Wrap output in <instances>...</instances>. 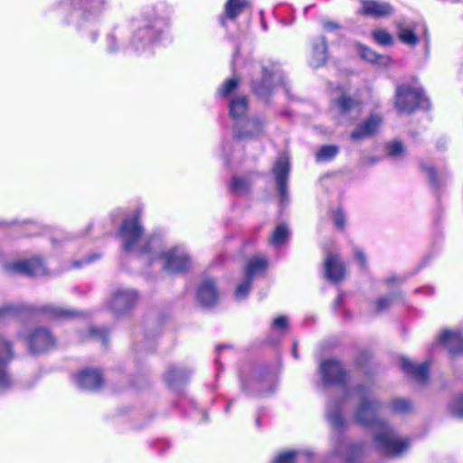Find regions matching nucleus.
Segmentation results:
<instances>
[{
	"label": "nucleus",
	"instance_id": "56",
	"mask_svg": "<svg viewBox=\"0 0 463 463\" xmlns=\"http://www.w3.org/2000/svg\"><path fill=\"white\" fill-rule=\"evenodd\" d=\"M230 406H231V403H229L227 406H226V411H228L230 410Z\"/></svg>",
	"mask_w": 463,
	"mask_h": 463
},
{
	"label": "nucleus",
	"instance_id": "24",
	"mask_svg": "<svg viewBox=\"0 0 463 463\" xmlns=\"http://www.w3.org/2000/svg\"><path fill=\"white\" fill-rule=\"evenodd\" d=\"M230 116L235 121H241L248 111V100L244 96L233 98L229 104Z\"/></svg>",
	"mask_w": 463,
	"mask_h": 463
},
{
	"label": "nucleus",
	"instance_id": "27",
	"mask_svg": "<svg viewBox=\"0 0 463 463\" xmlns=\"http://www.w3.org/2000/svg\"><path fill=\"white\" fill-rule=\"evenodd\" d=\"M289 238V229L287 224L279 223L269 237V244L273 247H280L287 243Z\"/></svg>",
	"mask_w": 463,
	"mask_h": 463
},
{
	"label": "nucleus",
	"instance_id": "36",
	"mask_svg": "<svg viewBox=\"0 0 463 463\" xmlns=\"http://www.w3.org/2000/svg\"><path fill=\"white\" fill-rule=\"evenodd\" d=\"M374 41L383 46H390L393 43V37L390 33L383 29H378L373 32Z\"/></svg>",
	"mask_w": 463,
	"mask_h": 463
},
{
	"label": "nucleus",
	"instance_id": "34",
	"mask_svg": "<svg viewBox=\"0 0 463 463\" xmlns=\"http://www.w3.org/2000/svg\"><path fill=\"white\" fill-rule=\"evenodd\" d=\"M336 104L343 114L352 110L359 111V104L349 97L342 96L336 101Z\"/></svg>",
	"mask_w": 463,
	"mask_h": 463
},
{
	"label": "nucleus",
	"instance_id": "55",
	"mask_svg": "<svg viewBox=\"0 0 463 463\" xmlns=\"http://www.w3.org/2000/svg\"><path fill=\"white\" fill-rule=\"evenodd\" d=\"M279 77L281 79V84L285 85V81H284V79L282 78V76L279 75Z\"/></svg>",
	"mask_w": 463,
	"mask_h": 463
},
{
	"label": "nucleus",
	"instance_id": "9",
	"mask_svg": "<svg viewBox=\"0 0 463 463\" xmlns=\"http://www.w3.org/2000/svg\"><path fill=\"white\" fill-rule=\"evenodd\" d=\"M14 358L12 343L0 336V392L10 389L14 381L8 370V364Z\"/></svg>",
	"mask_w": 463,
	"mask_h": 463
},
{
	"label": "nucleus",
	"instance_id": "1",
	"mask_svg": "<svg viewBox=\"0 0 463 463\" xmlns=\"http://www.w3.org/2000/svg\"><path fill=\"white\" fill-rule=\"evenodd\" d=\"M348 400L355 401L354 420L364 427L373 428L376 447L383 453L392 457H400L409 449L407 439H398L392 426L378 417L383 403L370 384H359L345 392L341 400L328 402L326 410V419L336 430L344 428L345 421L341 406Z\"/></svg>",
	"mask_w": 463,
	"mask_h": 463
},
{
	"label": "nucleus",
	"instance_id": "33",
	"mask_svg": "<svg viewBox=\"0 0 463 463\" xmlns=\"http://www.w3.org/2000/svg\"><path fill=\"white\" fill-rule=\"evenodd\" d=\"M272 74L270 71L264 68L263 69V82L261 85L253 84V90L257 93V95L265 97L269 94L270 89V78Z\"/></svg>",
	"mask_w": 463,
	"mask_h": 463
},
{
	"label": "nucleus",
	"instance_id": "11",
	"mask_svg": "<svg viewBox=\"0 0 463 463\" xmlns=\"http://www.w3.org/2000/svg\"><path fill=\"white\" fill-rule=\"evenodd\" d=\"M62 3L79 12L83 18L93 19L102 13L106 0H62Z\"/></svg>",
	"mask_w": 463,
	"mask_h": 463
},
{
	"label": "nucleus",
	"instance_id": "41",
	"mask_svg": "<svg viewBox=\"0 0 463 463\" xmlns=\"http://www.w3.org/2000/svg\"><path fill=\"white\" fill-rule=\"evenodd\" d=\"M302 451L300 450H292L287 451L282 454H279L275 459L273 463H293L296 458L300 455Z\"/></svg>",
	"mask_w": 463,
	"mask_h": 463
},
{
	"label": "nucleus",
	"instance_id": "37",
	"mask_svg": "<svg viewBox=\"0 0 463 463\" xmlns=\"http://www.w3.org/2000/svg\"><path fill=\"white\" fill-rule=\"evenodd\" d=\"M252 279L245 277V280L240 283L235 290V298L239 301L243 300L250 292Z\"/></svg>",
	"mask_w": 463,
	"mask_h": 463
},
{
	"label": "nucleus",
	"instance_id": "19",
	"mask_svg": "<svg viewBox=\"0 0 463 463\" xmlns=\"http://www.w3.org/2000/svg\"><path fill=\"white\" fill-rule=\"evenodd\" d=\"M402 369L418 383H425L429 377L430 364L425 362L420 364H413L408 358H402Z\"/></svg>",
	"mask_w": 463,
	"mask_h": 463
},
{
	"label": "nucleus",
	"instance_id": "57",
	"mask_svg": "<svg viewBox=\"0 0 463 463\" xmlns=\"http://www.w3.org/2000/svg\"><path fill=\"white\" fill-rule=\"evenodd\" d=\"M309 8H310V6H307V7L305 8V12H307Z\"/></svg>",
	"mask_w": 463,
	"mask_h": 463
},
{
	"label": "nucleus",
	"instance_id": "4",
	"mask_svg": "<svg viewBox=\"0 0 463 463\" xmlns=\"http://www.w3.org/2000/svg\"><path fill=\"white\" fill-rule=\"evenodd\" d=\"M139 298L136 289L118 288L105 302L107 308L115 315H122L132 309Z\"/></svg>",
	"mask_w": 463,
	"mask_h": 463
},
{
	"label": "nucleus",
	"instance_id": "50",
	"mask_svg": "<svg viewBox=\"0 0 463 463\" xmlns=\"http://www.w3.org/2000/svg\"><path fill=\"white\" fill-rule=\"evenodd\" d=\"M109 41L111 42V44L109 46V52H115L116 51V46L114 44L115 43V38L113 36L109 37Z\"/></svg>",
	"mask_w": 463,
	"mask_h": 463
},
{
	"label": "nucleus",
	"instance_id": "35",
	"mask_svg": "<svg viewBox=\"0 0 463 463\" xmlns=\"http://www.w3.org/2000/svg\"><path fill=\"white\" fill-rule=\"evenodd\" d=\"M412 409L411 402L404 398H399L392 401L390 410L394 413H405Z\"/></svg>",
	"mask_w": 463,
	"mask_h": 463
},
{
	"label": "nucleus",
	"instance_id": "7",
	"mask_svg": "<svg viewBox=\"0 0 463 463\" xmlns=\"http://www.w3.org/2000/svg\"><path fill=\"white\" fill-rule=\"evenodd\" d=\"M27 344L31 353L43 354L56 346V338L45 327H37L27 335Z\"/></svg>",
	"mask_w": 463,
	"mask_h": 463
},
{
	"label": "nucleus",
	"instance_id": "42",
	"mask_svg": "<svg viewBox=\"0 0 463 463\" xmlns=\"http://www.w3.org/2000/svg\"><path fill=\"white\" fill-rule=\"evenodd\" d=\"M451 412L458 418L463 419V394L458 396L450 405Z\"/></svg>",
	"mask_w": 463,
	"mask_h": 463
},
{
	"label": "nucleus",
	"instance_id": "43",
	"mask_svg": "<svg viewBox=\"0 0 463 463\" xmlns=\"http://www.w3.org/2000/svg\"><path fill=\"white\" fill-rule=\"evenodd\" d=\"M332 218H333L334 224L337 229L343 230L345 228L346 218H345V214L344 213V212L342 210L337 209L336 211H335L333 213Z\"/></svg>",
	"mask_w": 463,
	"mask_h": 463
},
{
	"label": "nucleus",
	"instance_id": "53",
	"mask_svg": "<svg viewBox=\"0 0 463 463\" xmlns=\"http://www.w3.org/2000/svg\"><path fill=\"white\" fill-rule=\"evenodd\" d=\"M426 292L428 294H432L433 293V288H429L426 289Z\"/></svg>",
	"mask_w": 463,
	"mask_h": 463
},
{
	"label": "nucleus",
	"instance_id": "40",
	"mask_svg": "<svg viewBox=\"0 0 463 463\" xmlns=\"http://www.w3.org/2000/svg\"><path fill=\"white\" fill-rule=\"evenodd\" d=\"M395 298V294H390L388 296L380 298L375 302V310L377 312H383L386 310L392 305Z\"/></svg>",
	"mask_w": 463,
	"mask_h": 463
},
{
	"label": "nucleus",
	"instance_id": "39",
	"mask_svg": "<svg viewBox=\"0 0 463 463\" xmlns=\"http://www.w3.org/2000/svg\"><path fill=\"white\" fill-rule=\"evenodd\" d=\"M239 84V79L232 78L228 79L224 81V83L220 87L218 92L220 96L226 97L232 91L236 90Z\"/></svg>",
	"mask_w": 463,
	"mask_h": 463
},
{
	"label": "nucleus",
	"instance_id": "21",
	"mask_svg": "<svg viewBox=\"0 0 463 463\" xmlns=\"http://www.w3.org/2000/svg\"><path fill=\"white\" fill-rule=\"evenodd\" d=\"M365 444L363 442H355V443H345L343 442L339 445L337 449V453H340L339 449H345V460L346 463H355L358 459L362 458L365 451Z\"/></svg>",
	"mask_w": 463,
	"mask_h": 463
},
{
	"label": "nucleus",
	"instance_id": "20",
	"mask_svg": "<svg viewBox=\"0 0 463 463\" xmlns=\"http://www.w3.org/2000/svg\"><path fill=\"white\" fill-rule=\"evenodd\" d=\"M382 118L378 115H371L361 123L351 134L353 140L366 138L376 133L381 126Z\"/></svg>",
	"mask_w": 463,
	"mask_h": 463
},
{
	"label": "nucleus",
	"instance_id": "6",
	"mask_svg": "<svg viewBox=\"0 0 463 463\" xmlns=\"http://www.w3.org/2000/svg\"><path fill=\"white\" fill-rule=\"evenodd\" d=\"M5 269L11 274H19L29 277L43 276L47 274V268L41 258H32L6 263Z\"/></svg>",
	"mask_w": 463,
	"mask_h": 463
},
{
	"label": "nucleus",
	"instance_id": "25",
	"mask_svg": "<svg viewBox=\"0 0 463 463\" xmlns=\"http://www.w3.org/2000/svg\"><path fill=\"white\" fill-rule=\"evenodd\" d=\"M40 311L44 313L49 318L61 319L66 317H72L79 315V313L71 308H65L55 305H44L40 307Z\"/></svg>",
	"mask_w": 463,
	"mask_h": 463
},
{
	"label": "nucleus",
	"instance_id": "44",
	"mask_svg": "<svg viewBox=\"0 0 463 463\" xmlns=\"http://www.w3.org/2000/svg\"><path fill=\"white\" fill-rule=\"evenodd\" d=\"M288 318L287 317L285 316H280V317H276L274 320H273V327L279 329V330H281V331H284L288 328Z\"/></svg>",
	"mask_w": 463,
	"mask_h": 463
},
{
	"label": "nucleus",
	"instance_id": "23",
	"mask_svg": "<svg viewBox=\"0 0 463 463\" xmlns=\"http://www.w3.org/2000/svg\"><path fill=\"white\" fill-rule=\"evenodd\" d=\"M190 374L191 372L185 368L171 365L165 373V381L169 386L176 388L184 383Z\"/></svg>",
	"mask_w": 463,
	"mask_h": 463
},
{
	"label": "nucleus",
	"instance_id": "12",
	"mask_svg": "<svg viewBox=\"0 0 463 463\" xmlns=\"http://www.w3.org/2000/svg\"><path fill=\"white\" fill-rule=\"evenodd\" d=\"M162 24L161 21H156L153 25L140 28L135 33L132 44L137 51H141L147 44L159 40Z\"/></svg>",
	"mask_w": 463,
	"mask_h": 463
},
{
	"label": "nucleus",
	"instance_id": "17",
	"mask_svg": "<svg viewBox=\"0 0 463 463\" xmlns=\"http://www.w3.org/2000/svg\"><path fill=\"white\" fill-rule=\"evenodd\" d=\"M438 343L452 354L463 353V336L458 329L444 330L439 336Z\"/></svg>",
	"mask_w": 463,
	"mask_h": 463
},
{
	"label": "nucleus",
	"instance_id": "47",
	"mask_svg": "<svg viewBox=\"0 0 463 463\" xmlns=\"http://www.w3.org/2000/svg\"><path fill=\"white\" fill-rule=\"evenodd\" d=\"M354 257L362 267L366 265L367 258H366L365 253L362 250L355 249L354 250Z\"/></svg>",
	"mask_w": 463,
	"mask_h": 463
},
{
	"label": "nucleus",
	"instance_id": "14",
	"mask_svg": "<svg viewBox=\"0 0 463 463\" xmlns=\"http://www.w3.org/2000/svg\"><path fill=\"white\" fill-rule=\"evenodd\" d=\"M75 383L79 388L85 391H96L103 383V378L99 370L84 369L75 375Z\"/></svg>",
	"mask_w": 463,
	"mask_h": 463
},
{
	"label": "nucleus",
	"instance_id": "45",
	"mask_svg": "<svg viewBox=\"0 0 463 463\" xmlns=\"http://www.w3.org/2000/svg\"><path fill=\"white\" fill-rule=\"evenodd\" d=\"M15 311V307L9 304L0 307V319L14 316Z\"/></svg>",
	"mask_w": 463,
	"mask_h": 463
},
{
	"label": "nucleus",
	"instance_id": "16",
	"mask_svg": "<svg viewBox=\"0 0 463 463\" xmlns=\"http://www.w3.org/2000/svg\"><path fill=\"white\" fill-rule=\"evenodd\" d=\"M326 279L332 282H338L344 279L345 268L339 256L335 253H327L325 261Z\"/></svg>",
	"mask_w": 463,
	"mask_h": 463
},
{
	"label": "nucleus",
	"instance_id": "49",
	"mask_svg": "<svg viewBox=\"0 0 463 463\" xmlns=\"http://www.w3.org/2000/svg\"><path fill=\"white\" fill-rule=\"evenodd\" d=\"M339 28V24L335 23V22H331V21H325L323 23V29L326 31V32H332L334 30H336Z\"/></svg>",
	"mask_w": 463,
	"mask_h": 463
},
{
	"label": "nucleus",
	"instance_id": "8",
	"mask_svg": "<svg viewBox=\"0 0 463 463\" xmlns=\"http://www.w3.org/2000/svg\"><path fill=\"white\" fill-rule=\"evenodd\" d=\"M290 171L288 158L282 155L274 163L272 172L275 177L278 194L282 204L288 203V180Z\"/></svg>",
	"mask_w": 463,
	"mask_h": 463
},
{
	"label": "nucleus",
	"instance_id": "38",
	"mask_svg": "<svg viewBox=\"0 0 463 463\" xmlns=\"http://www.w3.org/2000/svg\"><path fill=\"white\" fill-rule=\"evenodd\" d=\"M89 335L94 340L100 341L103 345H107L108 344V332L103 327L90 326Z\"/></svg>",
	"mask_w": 463,
	"mask_h": 463
},
{
	"label": "nucleus",
	"instance_id": "5",
	"mask_svg": "<svg viewBox=\"0 0 463 463\" xmlns=\"http://www.w3.org/2000/svg\"><path fill=\"white\" fill-rule=\"evenodd\" d=\"M318 373L324 385H344L348 378V373L336 359L323 360L318 366Z\"/></svg>",
	"mask_w": 463,
	"mask_h": 463
},
{
	"label": "nucleus",
	"instance_id": "46",
	"mask_svg": "<svg viewBox=\"0 0 463 463\" xmlns=\"http://www.w3.org/2000/svg\"><path fill=\"white\" fill-rule=\"evenodd\" d=\"M99 258H100V255L95 253V254L90 255L87 259H84L83 260L74 261L72 266L74 268H80L83 264L93 262Z\"/></svg>",
	"mask_w": 463,
	"mask_h": 463
},
{
	"label": "nucleus",
	"instance_id": "30",
	"mask_svg": "<svg viewBox=\"0 0 463 463\" xmlns=\"http://www.w3.org/2000/svg\"><path fill=\"white\" fill-rule=\"evenodd\" d=\"M387 156L395 160L402 159L407 155L405 146L399 140H392L386 144Z\"/></svg>",
	"mask_w": 463,
	"mask_h": 463
},
{
	"label": "nucleus",
	"instance_id": "18",
	"mask_svg": "<svg viewBox=\"0 0 463 463\" xmlns=\"http://www.w3.org/2000/svg\"><path fill=\"white\" fill-rule=\"evenodd\" d=\"M216 283L213 279H206L198 287L197 301L203 307H212L218 299Z\"/></svg>",
	"mask_w": 463,
	"mask_h": 463
},
{
	"label": "nucleus",
	"instance_id": "31",
	"mask_svg": "<svg viewBox=\"0 0 463 463\" xmlns=\"http://www.w3.org/2000/svg\"><path fill=\"white\" fill-rule=\"evenodd\" d=\"M339 148L335 145L323 146L316 154L317 162H327L334 159L338 154Z\"/></svg>",
	"mask_w": 463,
	"mask_h": 463
},
{
	"label": "nucleus",
	"instance_id": "3",
	"mask_svg": "<svg viewBox=\"0 0 463 463\" xmlns=\"http://www.w3.org/2000/svg\"><path fill=\"white\" fill-rule=\"evenodd\" d=\"M425 100L423 90L409 83L398 84L395 90L394 107L400 113L411 114Z\"/></svg>",
	"mask_w": 463,
	"mask_h": 463
},
{
	"label": "nucleus",
	"instance_id": "51",
	"mask_svg": "<svg viewBox=\"0 0 463 463\" xmlns=\"http://www.w3.org/2000/svg\"><path fill=\"white\" fill-rule=\"evenodd\" d=\"M342 300H343V297H342L341 295H339V296L336 298L335 301V307H336V306H340V305H341V303H342Z\"/></svg>",
	"mask_w": 463,
	"mask_h": 463
},
{
	"label": "nucleus",
	"instance_id": "48",
	"mask_svg": "<svg viewBox=\"0 0 463 463\" xmlns=\"http://www.w3.org/2000/svg\"><path fill=\"white\" fill-rule=\"evenodd\" d=\"M422 169L428 174L430 180L434 183L436 177V172L430 164H421Z\"/></svg>",
	"mask_w": 463,
	"mask_h": 463
},
{
	"label": "nucleus",
	"instance_id": "10",
	"mask_svg": "<svg viewBox=\"0 0 463 463\" xmlns=\"http://www.w3.org/2000/svg\"><path fill=\"white\" fill-rule=\"evenodd\" d=\"M397 37L401 43L410 47L416 46L421 38L425 40L427 44L430 42V35L427 28L419 24L400 25L398 28Z\"/></svg>",
	"mask_w": 463,
	"mask_h": 463
},
{
	"label": "nucleus",
	"instance_id": "15",
	"mask_svg": "<svg viewBox=\"0 0 463 463\" xmlns=\"http://www.w3.org/2000/svg\"><path fill=\"white\" fill-rule=\"evenodd\" d=\"M265 126L264 118L253 117L243 121H238L235 128V135L238 138H251L262 133Z\"/></svg>",
	"mask_w": 463,
	"mask_h": 463
},
{
	"label": "nucleus",
	"instance_id": "54",
	"mask_svg": "<svg viewBox=\"0 0 463 463\" xmlns=\"http://www.w3.org/2000/svg\"><path fill=\"white\" fill-rule=\"evenodd\" d=\"M221 24L222 25H225V18L224 17H221Z\"/></svg>",
	"mask_w": 463,
	"mask_h": 463
},
{
	"label": "nucleus",
	"instance_id": "22",
	"mask_svg": "<svg viewBox=\"0 0 463 463\" xmlns=\"http://www.w3.org/2000/svg\"><path fill=\"white\" fill-rule=\"evenodd\" d=\"M327 60V45L324 36H320L313 43L312 57L310 64L313 67H320L325 64Z\"/></svg>",
	"mask_w": 463,
	"mask_h": 463
},
{
	"label": "nucleus",
	"instance_id": "13",
	"mask_svg": "<svg viewBox=\"0 0 463 463\" xmlns=\"http://www.w3.org/2000/svg\"><path fill=\"white\" fill-rule=\"evenodd\" d=\"M361 14L373 18H386L393 14L394 8L388 2L379 0H360Z\"/></svg>",
	"mask_w": 463,
	"mask_h": 463
},
{
	"label": "nucleus",
	"instance_id": "28",
	"mask_svg": "<svg viewBox=\"0 0 463 463\" xmlns=\"http://www.w3.org/2000/svg\"><path fill=\"white\" fill-rule=\"evenodd\" d=\"M268 260L264 257H254L249 260L245 269V277L253 279V278L265 270Z\"/></svg>",
	"mask_w": 463,
	"mask_h": 463
},
{
	"label": "nucleus",
	"instance_id": "29",
	"mask_svg": "<svg viewBox=\"0 0 463 463\" xmlns=\"http://www.w3.org/2000/svg\"><path fill=\"white\" fill-rule=\"evenodd\" d=\"M359 52L363 59L372 63H378L383 66H387L390 62V58L388 56L379 55L374 51L366 46H360Z\"/></svg>",
	"mask_w": 463,
	"mask_h": 463
},
{
	"label": "nucleus",
	"instance_id": "26",
	"mask_svg": "<svg viewBox=\"0 0 463 463\" xmlns=\"http://www.w3.org/2000/svg\"><path fill=\"white\" fill-rule=\"evenodd\" d=\"M247 0H227L224 5L225 18L236 20L237 17L248 7Z\"/></svg>",
	"mask_w": 463,
	"mask_h": 463
},
{
	"label": "nucleus",
	"instance_id": "52",
	"mask_svg": "<svg viewBox=\"0 0 463 463\" xmlns=\"http://www.w3.org/2000/svg\"><path fill=\"white\" fill-rule=\"evenodd\" d=\"M293 355L295 356V358H298V353H297V350H296V346H294Z\"/></svg>",
	"mask_w": 463,
	"mask_h": 463
},
{
	"label": "nucleus",
	"instance_id": "2",
	"mask_svg": "<svg viewBox=\"0 0 463 463\" xmlns=\"http://www.w3.org/2000/svg\"><path fill=\"white\" fill-rule=\"evenodd\" d=\"M140 218L141 211L137 210L133 215L123 221L117 233L122 241L123 250L146 257V261L149 265L160 260L163 263V269L170 274H179L188 270L192 261L187 251L182 247H173L164 250L159 237L144 235Z\"/></svg>",
	"mask_w": 463,
	"mask_h": 463
},
{
	"label": "nucleus",
	"instance_id": "32",
	"mask_svg": "<svg viewBox=\"0 0 463 463\" xmlns=\"http://www.w3.org/2000/svg\"><path fill=\"white\" fill-rule=\"evenodd\" d=\"M232 190L238 194H245L250 188V182L245 176H233L232 180Z\"/></svg>",
	"mask_w": 463,
	"mask_h": 463
}]
</instances>
